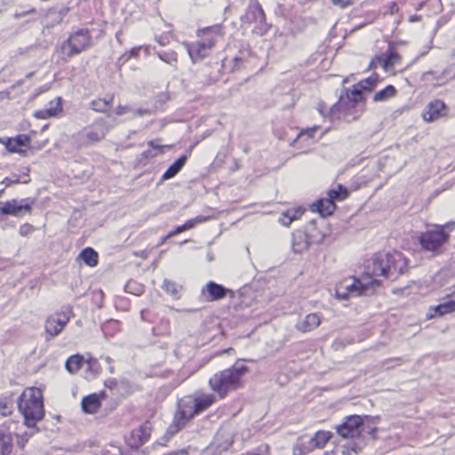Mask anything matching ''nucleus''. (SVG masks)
Here are the masks:
<instances>
[{"label":"nucleus","mask_w":455,"mask_h":455,"mask_svg":"<svg viewBox=\"0 0 455 455\" xmlns=\"http://www.w3.org/2000/svg\"><path fill=\"white\" fill-rule=\"evenodd\" d=\"M406 268L407 259L400 251L379 252L366 259L363 275L367 276V280L393 278L403 274Z\"/></svg>","instance_id":"obj_1"},{"label":"nucleus","mask_w":455,"mask_h":455,"mask_svg":"<svg viewBox=\"0 0 455 455\" xmlns=\"http://www.w3.org/2000/svg\"><path fill=\"white\" fill-rule=\"evenodd\" d=\"M378 82V76L372 75L370 77L360 81L347 92V99H341L331 109V115L333 118H347L349 116L355 120L363 111L362 105H358L363 100V92L371 91Z\"/></svg>","instance_id":"obj_2"},{"label":"nucleus","mask_w":455,"mask_h":455,"mask_svg":"<svg viewBox=\"0 0 455 455\" xmlns=\"http://www.w3.org/2000/svg\"><path fill=\"white\" fill-rule=\"evenodd\" d=\"M216 401L212 394H202L198 395H188L181 398L178 403V410L175 413L172 424L169 427L172 434L177 433L191 420L196 414L207 410Z\"/></svg>","instance_id":"obj_3"},{"label":"nucleus","mask_w":455,"mask_h":455,"mask_svg":"<svg viewBox=\"0 0 455 455\" xmlns=\"http://www.w3.org/2000/svg\"><path fill=\"white\" fill-rule=\"evenodd\" d=\"M199 40L183 43L193 63L207 58L217 44L223 40V31L220 26L208 27L196 32Z\"/></svg>","instance_id":"obj_4"},{"label":"nucleus","mask_w":455,"mask_h":455,"mask_svg":"<svg viewBox=\"0 0 455 455\" xmlns=\"http://www.w3.org/2000/svg\"><path fill=\"white\" fill-rule=\"evenodd\" d=\"M248 368L243 363H236L232 367L215 373L209 379L211 388L223 398L230 391L242 386V379Z\"/></svg>","instance_id":"obj_5"},{"label":"nucleus","mask_w":455,"mask_h":455,"mask_svg":"<svg viewBox=\"0 0 455 455\" xmlns=\"http://www.w3.org/2000/svg\"><path fill=\"white\" fill-rule=\"evenodd\" d=\"M18 407L28 427H33L42 420L44 410L41 389L35 387L26 388L19 398Z\"/></svg>","instance_id":"obj_6"},{"label":"nucleus","mask_w":455,"mask_h":455,"mask_svg":"<svg viewBox=\"0 0 455 455\" xmlns=\"http://www.w3.org/2000/svg\"><path fill=\"white\" fill-rule=\"evenodd\" d=\"M455 228V221H449L443 225H431L422 232L418 241L426 251L439 255L443 251V247L449 242L450 233Z\"/></svg>","instance_id":"obj_7"},{"label":"nucleus","mask_w":455,"mask_h":455,"mask_svg":"<svg viewBox=\"0 0 455 455\" xmlns=\"http://www.w3.org/2000/svg\"><path fill=\"white\" fill-rule=\"evenodd\" d=\"M379 284V280H367V276L363 275L360 278L347 276L336 284L335 295L339 299H348L351 297L369 295Z\"/></svg>","instance_id":"obj_8"},{"label":"nucleus","mask_w":455,"mask_h":455,"mask_svg":"<svg viewBox=\"0 0 455 455\" xmlns=\"http://www.w3.org/2000/svg\"><path fill=\"white\" fill-rule=\"evenodd\" d=\"M348 195L347 188L338 185L328 192V198L320 199L312 205V211L318 212L321 216L326 217L333 213L336 205L333 200H344Z\"/></svg>","instance_id":"obj_9"},{"label":"nucleus","mask_w":455,"mask_h":455,"mask_svg":"<svg viewBox=\"0 0 455 455\" xmlns=\"http://www.w3.org/2000/svg\"><path fill=\"white\" fill-rule=\"evenodd\" d=\"M331 433L328 431H318L310 438L300 437L293 448L295 455H305L314 449L323 448L331 439Z\"/></svg>","instance_id":"obj_10"},{"label":"nucleus","mask_w":455,"mask_h":455,"mask_svg":"<svg viewBox=\"0 0 455 455\" xmlns=\"http://www.w3.org/2000/svg\"><path fill=\"white\" fill-rule=\"evenodd\" d=\"M91 46V37L87 30H79L71 35L62 45V50L68 57H72L85 51Z\"/></svg>","instance_id":"obj_11"},{"label":"nucleus","mask_w":455,"mask_h":455,"mask_svg":"<svg viewBox=\"0 0 455 455\" xmlns=\"http://www.w3.org/2000/svg\"><path fill=\"white\" fill-rule=\"evenodd\" d=\"M32 204L33 201L29 198L21 200L11 199L6 202H0V212L4 215L20 217L24 212H31Z\"/></svg>","instance_id":"obj_12"},{"label":"nucleus","mask_w":455,"mask_h":455,"mask_svg":"<svg viewBox=\"0 0 455 455\" xmlns=\"http://www.w3.org/2000/svg\"><path fill=\"white\" fill-rule=\"evenodd\" d=\"M227 295L233 297L234 291L213 281L208 282L201 290V297L207 302L220 300Z\"/></svg>","instance_id":"obj_13"},{"label":"nucleus","mask_w":455,"mask_h":455,"mask_svg":"<svg viewBox=\"0 0 455 455\" xmlns=\"http://www.w3.org/2000/svg\"><path fill=\"white\" fill-rule=\"evenodd\" d=\"M363 423V419L358 415H353L340 426L337 427V432L344 438H354L360 435V427Z\"/></svg>","instance_id":"obj_14"},{"label":"nucleus","mask_w":455,"mask_h":455,"mask_svg":"<svg viewBox=\"0 0 455 455\" xmlns=\"http://www.w3.org/2000/svg\"><path fill=\"white\" fill-rule=\"evenodd\" d=\"M0 143L11 153L24 155L29 147L30 138L26 134H20L13 138H1Z\"/></svg>","instance_id":"obj_15"},{"label":"nucleus","mask_w":455,"mask_h":455,"mask_svg":"<svg viewBox=\"0 0 455 455\" xmlns=\"http://www.w3.org/2000/svg\"><path fill=\"white\" fill-rule=\"evenodd\" d=\"M69 321L67 313H56L47 318L44 328L47 334L52 337L59 335Z\"/></svg>","instance_id":"obj_16"},{"label":"nucleus","mask_w":455,"mask_h":455,"mask_svg":"<svg viewBox=\"0 0 455 455\" xmlns=\"http://www.w3.org/2000/svg\"><path fill=\"white\" fill-rule=\"evenodd\" d=\"M445 104L439 100L431 101L422 113V118L427 123L435 122L445 116Z\"/></svg>","instance_id":"obj_17"},{"label":"nucleus","mask_w":455,"mask_h":455,"mask_svg":"<svg viewBox=\"0 0 455 455\" xmlns=\"http://www.w3.org/2000/svg\"><path fill=\"white\" fill-rule=\"evenodd\" d=\"M401 62V57L394 52H387L381 56H378L371 62V67L374 68L379 65L385 71L390 72L395 67Z\"/></svg>","instance_id":"obj_18"},{"label":"nucleus","mask_w":455,"mask_h":455,"mask_svg":"<svg viewBox=\"0 0 455 455\" xmlns=\"http://www.w3.org/2000/svg\"><path fill=\"white\" fill-rule=\"evenodd\" d=\"M311 244L308 235L301 229L292 233L291 250L294 253H303L309 249Z\"/></svg>","instance_id":"obj_19"},{"label":"nucleus","mask_w":455,"mask_h":455,"mask_svg":"<svg viewBox=\"0 0 455 455\" xmlns=\"http://www.w3.org/2000/svg\"><path fill=\"white\" fill-rule=\"evenodd\" d=\"M149 435L150 427L145 424L131 432L127 443L132 448H139L148 440Z\"/></svg>","instance_id":"obj_20"},{"label":"nucleus","mask_w":455,"mask_h":455,"mask_svg":"<svg viewBox=\"0 0 455 455\" xmlns=\"http://www.w3.org/2000/svg\"><path fill=\"white\" fill-rule=\"evenodd\" d=\"M320 324V315L316 313H311L296 323V329L301 332H309L316 329Z\"/></svg>","instance_id":"obj_21"},{"label":"nucleus","mask_w":455,"mask_h":455,"mask_svg":"<svg viewBox=\"0 0 455 455\" xmlns=\"http://www.w3.org/2000/svg\"><path fill=\"white\" fill-rule=\"evenodd\" d=\"M105 398V393L92 394L84 397L82 401V408L86 413H95L101 405V401Z\"/></svg>","instance_id":"obj_22"},{"label":"nucleus","mask_w":455,"mask_h":455,"mask_svg":"<svg viewBox=\"0 0 455 455\" xmlns=\"http://www.w3.org/2000/svg\"><path fill=\"white\" fill-rule=\"evenodd\" d=\"M61 109V99L59 97L50 101L45 108L36 111L34 116L38 119H47L56 116Z\"/></svg>","instance_id":"obj_23"},{"label":"nucleus","mask_w":455,"mask_h":455,"mask_svg":"<svg viewBox=\"0 0 455 455\" xmlns=\"http://www.w3.org/2000/svg\"><path fill=\"white\" fill-rule=\"evenodd\" d=\"M107 133V129L103 126L98 125L85 129L83 136L87 143H95L102 140Z\"/></svg>","instance_id":"obj_24"},{"label":"nucleus","mask_w":455,"mask_h":455,"mask_svg":"<svg viewBox=\"0 0 455 455\" xmlns=\"http://www.w3.org/2000/svg\"><path fill=\"white\" fill-rule=\"evenodd\" d=\"M187 156H180L173 164H172L167 171L163 174L162 180H167L175 177L180 170L184 167L187 162Z\"/></svg>","instance_id":"obj_25"},{"label":"nucleus","mask_w":455,"mask_h":455,"mask_svg":"<svg viewBox=\"0 0 455 455\" xmlns=\"http://www.w3.org/2000/svg\"><path fill=\"white\" fill-rule=\"evenodd\" d=\"M302 213L303 211L299 208L287 210L281 214L279 222L283 226L288 227L293 220H298Z\"/></svg>","instance_id":"obj_26"},{"label":"nucleus","mask_w":455,"mask_h":455,"mask_svg":"<svg viewBox=\"0 0 455 455\" xmlns=\"http://www.w3.org/2000/svg\"><path fill=\"white\" fill-rule=\"evenodd\" d=\"M209 220H210V217L197 216L196 218H193V219H190V220H187L182 226L177 227L175 229H176V232L178 234H180V233L184 232L186 230L192 229L196 225L204 223V222H206Z\"/></svg>","instance_id":"obj_27"},{"label":"nucleus","mask_w":455,"mask_h":455,"mask_svg":"<svg viewBox=\"0 0 455 455\" xmlns=\"http://www.w3.org/2000/svg\"><path fill=\"white\" fill-rule=\"evenodd\" d=\"M79 259H81L86 265L90 267H94L98 263V254L92 248H86L83 250L79 254Z\"/></svg>","instance_id":"obj_28"},{"label":"nucleus","mask_w":455,"mask_h":455,"mask_svg":"<svg viewBox=\"0 0 455 455\" xmlns=\"http://www.w3.org/2000/svg\"><path fill=\"white\" fill-rule=\"evenodd\" d=\"M84 365L85 361L80 355H73L66 362V368L70 373L77 372Z\"/></svg>","instance_id":"obj_29"},{"label":"nucleus","mask_w":455,"mask_h":455,"mask_svg":"<svg viewBox=\"0 0 455 455\" xmlns=\"http://www.w3.org/2000/svg\"><path fill=\"white\" fill-rule=\"evenodd\" d=\"M12 450V439L10 435L0 432V455H9Z\"/></svg>","instance_id":"obj_30"},{"label":"nucleus","mask_w":455,"mask_h":455,"mask_svg":"<svg viewBox=\"0 0 455 455\" xmlns=\"http://www.w3.org/2000/svg\"><path fill=\"white\" fill-rule=\"evenodd\" d=\"M317 130H318V126L315 125L311 128H307L306 130L301 131L297 137V141L299 143L307 141L308 145L315 143V140L314 139V133Z\"/></svg>","instance_id":"obj_31"},{"label":"nucleus","mask_w":455,"mask_h":455,"mask_svg":"<svg viewBox=\"0 0 455 455\" xmlns=\"http://www.w3.org/2000/svg\"><path fill=\"white\" fill-rule=\"evenodd\" d=\"M396 90L393 85H388L385 89L378 92L374 97V101H384L395 95Z\"/></svg>","instance_id":"obj_32"},{"label":"nucleus","mask_w":455,"mask_h":455,"mask_svg":"<svg viewBox=\"0 0 455 455\" xmlns=\"http://www.w3.org/2000/svg\"><path fill=\"white\" fill-rule=\"evenodd\" d=\"M113 97H110L109 100L97 99L91 102V108L97 112H105L111 105Z\"/></svg>","instance_id":"obj_33"},{"label":"nucleus","mask_w":455,"mask_h":455,"mask_svg":"<svg viewBox=\"0 0 455 455\" xmlns=\"http://www.w3.org/2000/svg\"><path fill=\"white\" fill-rule=\"evenodd\" d=\"M157 56L161 60L174 67L178 62V54L174 51L161 52L157 53Z\"/></svg>","instance_id":"obj_34"},{"label":"nucleus","mask_w":455,"mask_h":455,"mask_svg":"<svg viewBox=\"0 0 455 455\" xmlns=\"http://www.w3.org/2000/svg\"><path fill=\"white\" fill-rule=\"evenodd\" d=\"M436 315H443L455 311V301L450 300L445 303L440 304L434 308Z\"/></svg>","instance_id":"obj_35"},{"label":"nucleus","mask_w":455,"mask_h":455,"mask_svg":"<svg viewBox=\"0 0 455 455\" xmlns=\"http://www.w3.org/2000/svg\"><path fill=\"white\" fill-rule=\"evenodd\" d=\"M228 435V436H227V439H226V440H225V442L222 443L220 442V439H221L222 437H224V433H223V432H219V433L217 434V435L215 436V439H214V444H215L218 448H220V449H221V450H228V447H229V446L231 445V443H232V440H231V437H230V435Z\"/></svg>","instance_id":"obj_36"},{"label":"nucleus","mask_w":455,"mask_h":455,"mask_svg":"<svg viewBox=\"0 0 455 455\" xmlns=\"http://www.w3.org/2000/svg\"><path fill=\"white\" fill-rule=\"evenodd\" d=\"M85 365L87 366V371L91 373V377L94 378L99 374L100 367L97 360L91 359L85 361Z\"/></svg>","instance_id":"obj_37"},{"label":"nucleus","mask_w":455,"mask_h":455,"mask_svg":"<svg viewBox=\"0 0 455 455\" xmlns=\"http://www.w3.org/2000/svg\"><path fill=\"white\" fill-rule=\"evenodd\" d=\"M148 146L150 148H152V149L156 150V152H153L151 149H148L147 151H145L143 153V156L146 157V158H152V157H155L156 156H157L160 152H161V149H162V146L160 145H156L155 144L154 141H149L148 142Z\"/></svg>","instance_id":"obj_38"},{"label":"nucleus","mask_w":455,"mask_h":455,"mask_svg":"<svg viewBox=\"0 0 455 455\" xmlns=\"http://www.w3.org/2000/svg\"><path fill=\"white\" fill-rule=\"evenodd\" d=\"M163 288L172 295H177L179 292L177 284L170 280H164Z\"/></svg>","instance_id":"obj_39"},{"label":"nucleus","mask_w":455,"mask_h":455,"mask_svg":"<svg viewBox=\"0 0 455 455\" xmlns=\"http://www.w3.org/2000/svg\"><path fill=\"white\" fill-rule=\"evenodd\" d=\"M34 229L35 228L32 225L26 223L20 226L19 233L22 236H28L34 231Z\"/></svg>","instance_id":"obj_40"},{"label":"nucleus","mask_w":455,"mask_h":455,"mask_svg":"<svg viewBox=\"0 0 455 455\" xmlns=\"http://www.w3.org/2000/svg\"><path fill=\"white\" fill-rule=\"evenodd\" d=\"M331 1L334 4L344 8V7H347L350 4H352L355 0H331Z\"/></svg>","instance_id":"obj_41"},{"label":"nucleus","mask_w":455,"mask_h":455,"mask_svg":"<svg viewBox=\"0 0 455 455\" xmlns=\"http://www.w3.org/2000/svg\"><path fill=\"white\" fill-rule=\"evenodd\" d=\"M128 112H130V108L127 107V106H118L115 109V113L117 116H122V115H124V114L128 113Z\"/></svg>","instance_id":"obj_42"},{"label":"nucleus","mask_w":455,"mask_h":455,"mask_svg":"<svg viewBox=\"0 0 455 455\" xmlns=\"http://www.w3.org/2000/svg\"><path fill=\"white\" fill-rule=\"evenodd\" d=\"M140 47H134L129 52L125 53L123 58H126V60L130 59L132 56H137Z\"/></svg>","instance_id":"obj_43"},{"label":"nucleus","mask_w":455,"mask_h":455,"mask_svg":"<svg viewBox=\"0 0 455 455\" xmlns=\"http://www.w3.org/2000/svg\"><path fill=\"white\" fill-rule=\"evenodd\" d=\"M19 180L18 179H14V180H12L10 178H5L4 180H3V184H4L6 187H9L11 186L12 184H15V183H18Z\"/></svg>","instance_id":"obj_44"},{"label":"nucleus","mask_w":455,"mask_h":455,"mask_svg":"<svg viewBox=\"0 0 455 455\" xmlns=\"http://www.w3.org/2000/svg\"><path fill=\"white\" fill-rule=\"evenodd\" d=\"M0 413L6 416L11 413V411L5 404H0Z\"/></svg>","instance_id":"obj_45"},{"label":"nucleus","mask_w":455,"mask_h":455,"mask_svg":"<svg viewBox=\"0 0 455 455\" xmlns=\"http://www.w3.org/2000/svg\"><path fill=\"white\" fill-rule=\"evenodd\" d=\"M135 114L138 116L148 115L150 114V111L148 109H138L136 110Z\"/></svg>","instance_id":"obj_46"},{"label":"nucleus","mask_w":455,"mask_h":455,"mask_svg":"<svg viewBox=\"0 0 455 455\" xmlns=\"http://www.w3.org/2000/svg\"><path fill=\"white\" fill-rule=\"evenodd\" d=\"M131 292H133L135 294H140V292H142V288L140 286L137 288H132Z\"/></svg>","instance_id":"obj_47"},{"label":"nucleus","mask_w":455,"mask_h":455,"mask_svg":"<svg viewBox=\"0 0 455 455\" xmlns=\"http://www.w3.org/2000/svg\"><path fill=\"white\" fill-rule=\"evenodd\" d=\"M178 235V233L176 232V229L171 231L170 233H168L166 235H165V238H171L172 237L173 235Z\"/></svg>","instance_id":"obj_48"},{"label":"nucleus","mask_w":455,"mask_h":455,"mask_svg":"<svg viewBox=\"0 0 455 455\" xmlns=\"http://www.w3.org/2000/svg\"><path fill=\"white\" fill-rule=\"evenodd\" d=\"M134 284H135V283H127V285H126V290H127L128 291H130V292H131V291H132V288H133L132 286H133Z\"/></svg>","instance_id":"obj_49"},{"label":"nucleus","mask_w":455,"mask_h":455,"mask_svg":"<svg viewBox=\"0 0 455 455\" xmlns=\"http://www.w3.org/2000/svg\"><path fill=\"white\" fill-rule=\"evenodd\" d=\"M6 3L5 0H0V12L4 9Z\"/></svg>","instance_id":"obj_50"},{"label":"nucleus","mask_w":455,"mask_h":455,"mask_svg":"<svg viewBox=\"0 0 455 455\" xmlns=\"http://www.w3.org/2000/svg\"><path fill=\"white\" fill-rule=\"evenodd\" d=\"M168 238H165V236L162 237L161 238V241L159 243V245L163 244L164 243H165V241L167 240Z\"/></svg>","instance_id":"obj_51"},{"label":"nucleus","mask_w":455,"mask_h":455,"mask_svg":"<svg viewBox=\"0 0 455 455\" xmlns=\"http://www.w3.org/2000/svg\"><path fill=\"white\" fill-rule=\"evenodd\" d=\"M257 9H258V12L260 14V16L263 17L264 13H263L262 9L260 7H258Z\"/></svg>","instance_id":"obj_52"},{"label":"nucleus","mask_w":455,"mask_h":455,"mask_svg":"<svg viewBox=\"0 0 455 455\" xmlns=\"http://www.w3.org/2000/svg\"><path fill=\"white\" fill-rule=\"evenodd\" d=\"M202 455H209V451H204Z\"/></svg>","instance_id":"obj_53"},{"label":"nucleus","mask_w":455,"mask_h":455,"mask_svg":"<svg viewBox=\"0 0 455 455\" xmlns=\"http://www.w3.org/2000/svg\"><path fill=\"white\" fill-rule=\"evenodd\" d=\"M342 453H343V454H348V451L343 450V451H342Z\"/></svg>","instance_id":"obj_54"},{"label":"nucleus","mask_w":455,"mask_h":455,"mask_svg":"<svg viewBox=\"0 0 455 455\" xmlns=\"http://www.w3.org/2000/svg\"><path fill=\"white\" fill-rule=\"evenodd\" d=\"M6 2H8L9 0H5Z\"/></svg>","instance_id":"obj_55"}]
</instances>
